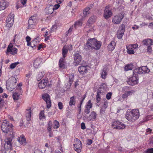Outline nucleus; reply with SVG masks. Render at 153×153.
<instances>
[{"instance_id": "obj_38", "label": "nucleus", "mask_w": 153, "mask_h": 153, "mask_svg": "<svg viewBox=\"0 0 153 153\" xmlns=\"http://www.w3.org/2000/svg\"><path fill=\"white\" fill-rule=\"evenodd\" d=\"M101 93H102V92L101 91L100 92H98L97 93V95L96 96V98L97 102L98 103L100 102L101 100L100 94H101Z\"/></svg>"}, {"instance_id": "obj_37", "label": "nucleus", "mask_w": 153, "mask_h": 153, "mask_svg": "<svg viewBox=\"0 0 153 153\" xmlns=\"http://www.w3.org/2000/svg\"><path fill=\"white\" fill-rule=\"evenodd\" d=\"M133 65L132 64H128L125 66L124 68L125 70L128 71L132 70L133 69Z\"/></svg>"}, {"instance_id": "obj_50", "label": "nucleus", "mask_w": 153, "mask_h": 153, "mask_svg": "<svg viewBox=\"0 0 153 153\" xmlns=\"http://www.w3.org/2000/svg\"><path fill=\"white\" fill-rule=\"evenodd\" d=\"M143 153H153V148L148 149Z\"/></svg>"}, {"instance_id": "obj_28", "label": "nucleus", "mask_w": 153, "mask_h": 153, "mask_svg": "<svg viewBox=\"0 0 153 153\" xmlns=\"http://www.w3.org/2000/svg\"><path fill=\"white\" fill-rule=\"evenodd\" d=\"M38 37H37L36 39H35L34 40L31 41L30 44V46L33 49L36 48V47L37 45V40H38Z\"/></svg>"}, {"instance_id": "obj_32", "label": "nucleus", "mask_w": 153, "mask_h": 153, "mask_svg": "<svg viewBox=\"0 0 153 153\" xmlns=\"http://www.w3.org/2000/svg\"><path fill=\"white\" fill-rule=\"evenodd\" d=\"M141 71V68H137L133 71V74L136 75L138 76V74H142Z\"/></svg>"}, {"instance_id": "obj_25", "label": "nucleus", "mask_w": 153, "mask_h": 153, "mask_svg": "<svg viewBox=\"0 0 153 153\" xmlns=\"http://www.w3.org/2000/svg\"><path fill=\"white\" fill-rule=\"evenodd\" d=\"M42 59L41 58H37L34 61L33 65L34 67L37 68L40 64L42 62Z\"/></svg>"}, {"instance_id": "obj_41", "label": "nucleus", "mask_w": 153, "mask_h": 153, "mask_svg": "<svg viewBox=\"0 0 153 153\" xmlns=\"http://www.w3.org/2000/svg\"><path fill=\"white\" fill-rule=\"evenodd\" d=\"M82 24V23L81 20L75 22L74 27L75 28H76L77 26H81Z\"/></svg>"}, {"instance_id": "obj_59", "label": "nucleus", "mask_w": 153, "mask_h": 153, "mask_svg": "<svg viewBox=\"0 0 153 153\" xmlns=\"http://www.w3.org/2000/svg\"><path fill=\"white\" fill-rule=\"evenodd\" d=\"M134 91L133 90L128 91L126 93H127L128 96L131 95L132 94L134 93Z\"/></svg>"}, {"instance_id": "obj_16", "label": "nucleus", "mask_w": 153, "mask_h": 153, "mask_svg": "<svg viewBox=\"0 0 153 153\" xmlns=\"http://www.w3.org/2000/svg\"><path fill=\"white\" fill-rule=\"evenodd\" d=\"M47 81H46L44 79L42 80L39 83L38 86L39 88L41 89H43L47 85Z\"/></svg>"}, {"instance_id": "obj_58", "label": "nucleus", "mask_w": 153, "mask_h": 153, "mask_svg": "<svg viewBox=\"0 0 153 153\" xmlns=\"http://www.w3.org/2000/svg\"><path fill=\"white\" fill-rule=\"evenodd\" d=\"M85 97L82 99V100L80 101V105H79V106H78V107H79V113H80V111H81V105L82 104V102H83V100H84L85 99Z\"/></svg>"}, {"instance_id": "obj_26", "label": "nucleus", "mask_w": 153, "mask_h": 153, "mask_svg": "<svg viewBox=\"0 0 153 153\" xmlns=\"http://www.w3.org/2000/svg\"><path fill=\"white\" fill-rule=\"evenodd\" d=\"M115 45L116 43L114 42H111L110 44L108 46V51H111L114 50V49Z\"/></svg>"}, {"instance_id": "obj_22", "label": "nucleus", "mask_w": 153, "mask_h": 153, "mask_svg": "<svg viewBox=\"0 0 153 153\" xmlns=\"http://www.w3.org/2000/svg\"><path fill=\"white\" fill-rule=\"evenodd\" d=\"M87 67L82 65L80 66L78 68V71L81 74H83L87 71Z\"/></svg>"}, {"instance_id": "obj_35", "label": "nucleus", "mask_w": 153, "mask_h": 153, "mask_svg": "<svg viewBox=\"0 0 153 153\" xmlns=\"http://www.w3.org/2000/svg\"><path fill=\"white\" fill-rule=\"evenodd\" d=\"M75 98L76 97L73 96L70 98V100L69 102V105L72 106L73 105H74L75 102Z\"/></svg>"}, {"instance_id": "obj_48", "label": "nucleus", "mask_w": 153, "mask_h": 153, "mask_svg": "<svg viewBox=\"0 0 153 153\" xmlns=\"http://www.w3.org/2000/svg\"><path fill=\"white\" fill-rule=\"evenodd\" d=\"M92 106V104L90 100H89L87 102L86 105H85V107L89 108H91Z\"/></svg>"}, {"instance_id": "obj_64", "label": "nucleus", "mask_w": 153, "mask_h": 153, "mask_svg": "<svg viewBox=\"0 0 153 153\" xmlns=\"http://www.w3.org/2000/svg\"><path fill=\"white\" fill-rule=\"evenodd\" d=\"M148 27L149 28L153 29V22L150 23L149 24Z\"/></svg>"}, {"instance_id": "obj_44", "label": "nucleus", "mask_w": 153, "mask_h": 153, "mask_svg": "<svg viewBox=\"0 0 153 153\" xmlns=\"http://www.w3.org/2000/svg\"><path fill=\"white\" fill-rule=\"evenodd\" d=\"M19 62H14V63H12L10 65V67L11 69H14L16 66L18 64H19Z\"/></svg>"}, {"instance_id": "obj_8", "label": "nucleus", "mask_w": 153, "mask_h": 153, "mask_svg": "<svg viewBox=\"0 0 153 153\" xmlns=\"http://www.w3.org/2000/svg\"><path fill=\"white\" fill-rule=\"evenodd\" d=\"M14 15L11 13L8 16L6 22V26L9 27H11L13 25L14 22Z\"/></svg>"}, {"instance_id": "obj_17", "label": "nucleus", "mask_w": 153, "mask_h": 153, "mask_svg": "<svg viewBox=\"0 0 153 153\" xmlns=\"http://www.w3.org/2000/svg\"><path fill=\"white\" fill-rule=\"evenodd\" d=\"M107 88L106 84L104 83H102L99 88L98 92H100L101 91L102 93H101V94H103L106 91Z\"/></svg>"}, {"instance_id": "obj_10", "label": "nucleus", "mask_w": 153, "mask_h": 153, "mask_svg": "<svg viewBox=\"0 0 153 153\" xmlns=\"http://www.w3.org/2000/svg\"><path fill=\"white\" fill-rule=\"evenodd\" d=\"M124 18V16L122 14H119L114 16L112 19V22L114 24H119Z\"/></svg>"}, {"instance_id": "obj_42", "label": "nucleus", "mask_w": 153, "mask_h": 153, "mask_svg": "<svg viewBox=\"0 0 153 153\" xmlns=\"http://www.w3.org/2000/svg\"><path fill=\"white\" fill-rule=\"evenodd\" d=\"M118 31L124 33L125 31V25L123 24H122L120 27Z\"/></svg>"}, {"instance_id": "obj_49", "label": "nucleus", "mask_w": 153, "mask_h": 153, "mask_svg": "<svg viewBox=\"0 0 153 153\" xmlns=\"http://www.w3.org/2000/svg\"><path fill=\"white\" fill-rule=\"evenodd\" d=\"M52 125V123L51 121H49L48 126V131L50 132L51 131V126Z\"/></svg>"}, {"instance_id": "obj_24", "label": "nucleus", "mask_w": 153, "mask_h": 153, "mask_svg": "<svg viewBox=\"0 0 153 153\" xmlns=\"http://www.w3.org/2000/svg\"><path fill=\"white\" fill-rule=\"evenodd\" d=\"M46 13L48 14H51L53 12L54 10V8H53V6L52 5H51L50 6H47L45 8Z\"/></svg>"}, {"instance_id": "obj_46", "label": "nucleus", "mask_w": 153, "mask_h": 153, "mask_svg": "<svg viewBox=\"0 0 153 153\" xmlns=\"http://www.w3.org/2000/svg\"><path fill=\"white\" fill-rule=\"evenodd\" d=\"M130 47L129 46L128 48H127V52L128 53L131 54H133L134 53V51L132 49L131 50Z\"/></svg>"}, {"instance_id": "obj_52", "label": "nucleus", "mask_w": 153, "mask_h": 153, "mask_svg": "<svg viewBox=\"0 0 153 153\" xmlns=\"http://www.w3.org/2000/svg\"><path fill=\"white\" fill-rule=\"evenodd\" d=\"M44 111H41L39 114V118L40 119H42L43 117H44Z\"/></svg>"}, {"instance_id": "obj_21", "label": "nucleus", "mask_w": 153, "mask_h": 153, "mask_svg": "<svg viewBox=\"0 0 153 153\" xmlns=\"http://www.w3.org/2000/svg\"><path fill=\"white\" fill-rule=\"evenodd\" d=\"M93 7V4H90L89 7H85L83 11V13L85 16L88 14H89V10L92 9Z\"/></svg>"}, {"instance_id": "obj_30", "label": "nucleus", "mask_w": 153, "mask_h": 153, "mask_svg": "<svg viewBox=\"0 0 153 153\" xmlns=\"http://www.w3.org/2000/svg\"><path fill=\"white\" fill-rule=\"evenodd\" d=\"M65 62L64 58H61L59 61V65L60 68H65Z\"/></svg>"}, {"instance_id": "obj_23", "label": "nucleus", "mask_w": 153, "mask_h": 153, "mask_svg": "<svg viewBox=\"0 0 153 153\" xmlns=\"http://www.w3.org/2000/svg\"><path fill=\"white\" fill-rule=\"evenodd\" d=\"M18 140L21 144L23 145H25L26 143V139L24 136L18 137Z\"/></svg>"}, {"instance_id": "obj_51", "label": "nucleus", "mask_w": 153, "mask_h": 153, "mask_svg": "<svg viewBox=\"0 0 153 153\" xmlns=\"http://www.w3.org/2000/svg\"><path fill=\"white\" fill-rule=\"evenodd\" d=\"M129 46L130 47L131 49H134L138 47V45L137 44H135L133 45H131Z\"/></svg>"}, {"instance_id": "obj_60", "label": "nucleus", "mask_w": 153, "mask_h": 153, "mask_svg": "<svg viewBox=\"0 0 153 153\" xmlns=\"http://www.w3.org/2000/svg\"><path fill=\"white\" fill-rule=\"evenodd\" d=\"M92 140L91 139H88L87 140V144L88 145H90L92 144Z\"/></svg>"}, {"instance_id": "obj_14", "label": "nucleus", "mask_w": 153, "mask_h": 153, "mask_svg": "<svg viewBox=\"0 0 153 153\" xmlns=\"http://www.w3.org/2000/svg\"><path fill=\"white\" fill-rule=\"evenodd\" d=\"M10 45H8L7 47V50L6 52L7 54H8V53H10L13 55H14L16 54L17 52V49L15 47L10 48Z\"/></svg>"}, {"instance_id": "obj_31", "label": "nucleus", "mask_w": 153, "mask_h": 153, "mask_svg": "<svg viewBox=\"0 0 153 153\" xmlns=\"http://www.w3.org/2000/svg\"><path fill=\"white\" fill-rule=\"evenodd\" d=\"M101 75L102 78L103 79L106 78L107 75L106 68H103L101 73Z\"/></svg>"}, {"instance_id": "obj_62", "label": "nucleus", "mask_w": 153, "mask_h": 153, "mask_svg": "<svg viewBox=\"0 0 153 153\" xmlns=\"http://www.w3.org/2000/svg\"><path fill=\"white\" fill-rule=\"evenodd\" d=\"M59 4H55L54 5V6L53 7V8H54V9H58L59 6H60V5H59Z\"/></svg>"}, {"instance_id": "obj_56", "label": "nucleus", "mask_w": 153, "mask_h": 153, "mask_svg": "<svg viewBox=\"0 0 153 153\" xmlns=\"http://www.w3.org/2000/svg\"><path fill=\"white\" fill-rule=\"evenodd\" d=\"M85 108L84 110V112L86 114H88L90 112V110L91 108L86 107H85Z\"/></svg>"}, {"instance_id": "obj_1", "label": "nucleus", "mask_w": 153, "mask_h": 153, "mask_svg": "<svg viewBox=\"0 0 153 153\" xmlns=\"http://www.w3.org/2000/svg\"><path fill=\"white\" fill-rule=\"evenodd\" d=\"M101 43V42L97 41L96 39H89L85 44V48L86 51L98 50L100 49Z\"/></svg>"}, {"instance_id": "obj_11", "label": "nucleus", "mask_w": 153, "mask_h": 153, "mask_svg": "<svg viewBox=\"0 0 153 153\" xmlns=\"http://www.w3.org/2000/svg\"><path fill=\"white\" fill-rule=\"evenodd\" d=\"M103 16L105 19H107L111 17L112 15L111 11L109 10V7L107 6L105 7Z\"/></svg>"}, {"instance_id": "obj_3", "label": "nucleus", "mask_w": 153, "mask_h": 153, "mask_svg": "<svg viewBox=\"0 0 153 153\" xmlns=\"http://www.w3.org/2000/svg\"><path fill=\"white\" fill-rule=\"evenodd\" d=\"M13 125L12 124H10L9 122L6 120L4 121L1 126V130L2 131L6 134L9 132L10 134H12L13 137L14 136V133L13 132Z\"/></svg>"}, {"instance_id": "obj_36", "label": "nucleus", "mask_w": 153, "mask_h": 153, "mask_svg": "<svg viewBox=\"0 0 153 153\" xmlns=\"http://www.w3.org/2000/svg\"><path fill=\"white\" fill-rule=\"evenodd\" d=\"M141 71L142 72V74L144 73H148L150 72V70L146 67H144L142 68H141Z\"/></svg>"}, {"instance_id": "obj_13", "label": "nucleus", "mask_w": 153, "mask_h": 153, "mask_svg": "<svg viewBox=\"0 0 153 153\" xmlns=\"http://www.w3.org/2000/svg\"><path fill=\"white\" fill-rule=\"evenodd\" d=\"M12 140L9 138L7 139V140L5 142L4 144V149L7 150L9 149H12V146L11 142Z\"/></svg>"}, {"instance_id": "obj_2", "label": "nucleus", "mask_w": 153, "mask_h": 153, "mask_svg": "<svg viewBox=\"0 0 153 153\" xmlns=\"http://www.w3.org/2000/svg\"><path fill=\"white\" fill-rule=\"evenodd\" d=\"M140 116L139 110L138 109H133L127 112L125 117L128 121L134 122L139 118Z\"/></svg>"}, {"instance_id": "obj_19", "label": "nucleus", "mask_w": 153, "mask_h": 153, "mask_svg": "<svg viewBox=\"0 0 153 153\" xmlns=\"http://www.w3.org/2000/svg\"><path fill=\"white\" fill-rule=\"evenodd\" d=\"M36 21V16H33L30 18L28 20V26L34 25Z\"/></svg>"}, {"instance_id": "obj_54", "label": "nucleus", "mask_w": 153, "mask_h": 153, "mask_svg": "<svg viewBox=\"0 0 153 153\" xmlns=\"http://www.w3.org/2000/svg\"><path fill=\"white\" fill-rule=\"evenodd\" d=\"M147 51L149 53H152V47L150 46V45L148 46Z\"/></svg>"}, {"instance_id": "obj_4", "label": "nucleus", "mask_w": 153, "mask_h": 153, "mask_svg": "<svg viewBox=\"0 0 153 153\" xmlns=\"http://www.w3.org/2000/svg\"><path fill=\"white\" fill-rule=\"evenodd\" d=\"M6 88L8 90L12 91L17 86L16 78L12 77L7 82Z\"/></svg>"}, {"instance_id": "obj_7", "label": "nucleus", "mask_w": 153, "mask_h": 153, "mask_svg": "<svg viewBox=\"0 0 153 153\" xmlns=\"http://www.w3.org/2000/svg\"><path fill=\"white\" fill-rule=\"evenodd\" d=\"M75 144H73L74 149L77 152L79 153L81 152L82 148V143L80 140L77 138L74 140Z\"/></svg>"}, {"instance_id": "obj_55", "label": "nucleus", "mask_w": 153, "mask_h": 153, "mask_svg": "<svg viewBox=\"0 0 153 153\" xmlns=\"http://www.w3.org/2000/svg\"><path fill=\"white\" fill-rule=\"evenodd\" d=\"M58 106L59 109L61 110L62 109L63 107L62 103L61 102H58Z\"/></svg>"}, {"instance_id": "obj_61", "label": "nucleus", "mask_w": 153, "mask_h": 153, "mask_svg": "<svg viewBox=\"0 0 153 153\" xmlns=\"http://www.w3.org/2000/svg\"><path fill=\"white\" fill-rule=\"evenodd\" d=\"M81 128L82 129H85V123H82L81 124Z\"/></svg>"}, {"instance_id": "obj_6", "label": "nucleus", "mask_w": 153, "mask_h": 153, "mask_svg": "<svg viewBox=\"0 0 153 153\" xmlns=\"http://www.w3.org/2000/svg\"><path fill=\"white\" fill-rule=\"evenodd\" d=\"M138 76L133 74L132 76L128 79L127 81V83L131 85H134L138 83Z\"/></svg>"}, {"instance_id": "obj_27", "label": "nucleus", "mask_w": 153, "mask_h": 153, "mask_svg": "<svg viewBox=\"0 0 153 153\" xmlns=\"http://www.w3.org/2000/svg\"><path fill=\"white\" fill-rule=\"evenodd\" d=\"M26 117L27 120L28 121H29L31 120V108H30V109L29 108L28 109H27L26 111Z\"/></svg>"}, {"instance_id": "obj_18", "label": "nucleus", "mask_w": 153, "mask_h": 153, "mask_svg": "<svg viewBox=\"0 0 153 153\" xmlns=\"http://www.w3.org/2000/svg\"><path fill=\"white\" fill-rule=\"evenodd\" d=\"M142 43L143 45L148 46L153 45L152 39H144L142 41Z\"/></svg>"}, {"instance_id": "obj_33", "label": "nucleus", "mask_w": 153, "mask_h": 153, "mask_svg": "<svg viewBox=\"0 0 153 153\" xmlns=\"http://www.w3.org/2000/svg\"><path fill=\"white\" fill-rule=\"evenodd\" d=\"M21 93V91L20 93H19L16 92L14 93L13 95V98L14 100H17L19 98L20 94Z\"/></svg>"}, {"instance_id": "obj_20", "label": "nucleus", "mask_w": 153, "mask_h": 153, "mask_svg": "<svg viewBox=\"0 0 153 153\" xmlns=\"http://www.w3.org/2000/svg\"><path fill=\"white\" fill-rule=\"evenodd\" d=\"M96 19L95 16H92L88 19L86 25L88 27H90L91 25L95 21Z\"/></svg>"}, {"instance_id": "obj_29", "label": "nucleus", "mask_w": 153, "mask_h": 153, "mask_svg": "<svg viewBox=\"0 0 153 153\" xmlns=\"http://www.w3.org/2000/svg\"><path fill=\"white\" fill-rule=\"evenodd\" d=\"M68 47L67 45H65L62 49V54L64 58L66 56L68 52Z\"/></svg>"}, {"instance_id": "obj_12", "label": "nucleus", "mask_w": 153, "mask_h": 153, "mask_svg": "<svg viewBox=\"0 0 153 153\" xmlns=\"http://www.w3.org/2000/svg\"><path fill=\"white\" fill-rule=\"evenodd\" d=\"M74 62L76 63L75 65H78L81 62L82 57L79 53H76L74 55Z\"/></svg>"}, {"instance_id": "obj_9", "label": "nucleus", "mask_w": 153, "mask_h": 153, "mask_svg": "<svg viewBox=\"0 0 153 153\" xmlns=\"http://www.w3.org/2000/svg\"><path fill=\"white\" fill-rule=\"evenodd\" d=\"M42 97L46 102L47 108H50L51 107V101L49 95L47 93H45L43 94Z\"/></svg>"}, {"instance_id": "obj_40", "label": "nucleus", "mask_w": 153, "mask_h": 153, "mask_svg": "<svg viewBox=\"0 0 153 153\" xmlns=\"http://www.w3.org/2000/svg\"><path fill=\"white\" fill-rule=\"evenodd\" d=\"M124 33L123 32H120V31H118L117 32V36L118 38L119 39H121L124 34Z\"/></svg>"}, {"instance_id": "obj_39", "label": "nucleus", "mask_w": 153, "mask_h": 153, "mask_svg": "<svg viewBox=\"0 0 153 153\" xmlns=\"http://www.w3.org/2000/svg\"><path fill=\"white\" fill-rule=\"evenodd\" d=\"M97 116L96 113L94 111H92L90 115V117L91 119L94 120L95 119Z\"/></svg>"}, {"instance_id": "obj_34", "label": "nucleus", "mask_w": 153, "mask_h": 153, "mask_svg": "<svg viewBox=\"0 0 153 153\" xmlns=\"http://www.w3.org/2000/svg\"><path fill=\"white\" fill-rule=\"evenodd\" d=\"M45 74L44 71L39 72L37 77V80L38 81L40 80L42 78Z\"/></svg>"}, {"instance_id": "obj_5", "label": "nucleus", "mask_w": 153, "mask_h": 153, "mask_svg": "<svg viewBox=\"0 0 153 153\" xmlns=\"http://www.w3.org/2000/svg\"><path fill=\"white\" fill-rule=\"evenodd\" d=\"M111 126L113 128L118 129H123L125 128V125L118 120H116L113 122Z\"/></svg>"}, {"instance_id": "obj_63", "label": "nucleus", "mask_w": 153, "mask_h": 153, "mask_svg": "<svg viewBox=\"0 0 153 153\" xmlns=\"http://www.w3.org/2000/svg\"><path fill=\"white\" fill-rule=\"evenodd\" d=\"M149 141V144H152L153 143V136L151 137Z\"/></svg>"}, {"instance_id": "obj_45", "label": "nucleus", "mask_w": 153, "mask_h": 153, "mask_svg": "<svg viewBox=\"0 0 153 153\" xmlns=\"http://www.w3.org/2000/svg\"><path fill=\"white\" fill-rule=\"evenodd\" d=\"M53 123L54 124V129H57L59 126V122L56 120H55L54 121Z\"/></svg>"}, {"instance_id": "obj_47", "label": "nucleus", "mask_w": 153, "mask_h": 153, "mask_svg": "<svg viewBox=\"0 0 153 153\" xmlns=\"http://www.w3.org/2000/svg\"><path fill=\"white\" fill-rule=\"evenodd\" d=\"M130 90L129 87L128 86H125L122 88V91L123 92H127Z\"/></svg>"}, {"instance_id": "obj_57", "label": "nucleus", "mask_w": 153, "mask_h": 153, "mask_svg": "<svg viewBox=\"0 0 153 153\" xmlns=\"http://www.w3.org/2000/svg\"><path fill=\"white\" fill-rule=\"evenodd\" d=\"M4 100L0 99V110L2 109L4 105Z\"/></svg>"}, {"instance_id": "obj_15", "label": "nucleus", "mask_w": 153, "mask_h": 153, "mask_svg": "<svg viewBox=\"0 0 153 153\" xmlns=\"http://www.w3.org/2000/svg\"><path fill=\"white\" fill-rule=\"evenodd\" d=\"M8 3L5 1L2 0L0 1V10H4L7 7Z\"/></svg>"}, {"instance_id": "obj_43", "label": "nucleus", "mask_w": 153, "mask_h": 153, "mask_svg": "<svg viewBox=\"0 0 153 153\" xmlns=\"http://www.w3.org/2000/svg\"><path fill=\"white\" fill-rule=\"evenodd\" d=\"M74 76L72 74H71L69 76V85L70 86L72 83L74 79Z\"/></svg>"}, {"instance_id": "obj_53", "label": "nucleus", "mask_w": 153, "mask_h": 153, "mask_svg": "<svg viewBox=\"0 0 153 153\" xmlns=\"http://www.w3.org/2000/svg\"><path fill=\"white\" fill-rule=\"evenodd\" d=\"M112 95V93L111 92L108 93L106 95V98L107 100H110L111 97Z\"/></svg>"}]
</instances>
